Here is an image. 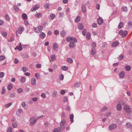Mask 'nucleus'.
I'll use <instances>...</instances> for the list:
<instances>
[{
	"label": "nucleus",
	"instance_id": "obj_1",
	"mask_svg": "<svg viewBox=\"0 0 132 132\" xmlns=\"http://www.w3.org/2000/svg\"><path fill=\"white\" fill-rule=\"evenodd\" d=\"M128 33V32L127 31H123L121 29L119 31V34L122 37H124L126 36Z\"/></svg>",
	"mask_w": 132,
	"mask_h": 132
},
{
	"label": "nucleus",
	"instance_id": "obj_2",
	"mask_svg": "<svg viewBox=\"0 0 132 132\" xmlns=\"http://www.w3.org/2000/svg\"><path fill=\"white\" fill-rule=\"evenodd\" d=\"M65 122V121L64 119L62 120L60 124V127H58V129H60L61 131L64 128V125Z\"/></svg>",
	"mask_w": 132,
	"mask_h": 132
},
{
	"label": "nucleus",
	"instance_id": "obj_3",
	"mask_svg": "<svg viewBox=\"0 0 132 132\" xmlns=\"http://www.w3.org/2000/svg\"><path fill=\"white\" fill-rule=\"evenodd\" d=\"M37 119H35V118L34 117H31L30 119V125H34L36 122L37 121Z\"/></svg>",
	"mask_w": 132,
	"mask_h": 132
},
{
	"label": "nucleus",
	"instance_id": "obj_4",
	"mask_svg": "<svg viewBox=\"0 0 132 132\" xmlns=\"http://www.w3.org/2000/svg\"><path fill=\"white\" fill-rule=\"evenodd\" d=\"M66 40L68 42L73 41L75 42H77V39L73 37H68L67 38Z\"/></svg>",
	"mask_w": 132,
	"mask_h": 132
},
{
	"label": "nucleus",
	"instance_id": "obj_5",
	"mask_svg": "<svg viewBox=\"0 0 132 132\" xmlns=\"http://www.w3.org/2000/svg\"><path fill=\"white\" fill-rule=\"evenodd\" d=\"M124 109L126 112L129 113L131 112L130 108L129 106L127 105H125L124 107Z\"/></svg>",
	"mask_w": 132,
	"mask_h": 132
},
{
	"label": "nucleus",
	"instance_id": "obj_6",
	"mask_svg": "<svg viewBox=\"0 0 132 132\" xmlns=\"http://www.w3.org/2000/svg\"><path fill=\"white\" fill-rule=\"evenodd\" d=\"M117 127V125L116 124H113L110 125L108 128L109 130L115 129Z\"/></svg>",
	"mask_w": 132,
	"mask_h": 132
},
{
	"label": "nucleus",
	"instance_id": "obj_7",
	"mask_svg": "<svg viewBox=\"0 0 132 132\" xmlns=\"http://www.w3.org/2000/svg\"><path fill=\"white\" fill-rule=\"evenodd\" d=\"M24 28L23 26L20 27L18 29L16 32L18 34H21L24 31Z\"/></svg>",
	"mask_w": 132,
	"mask_h": 132
},
{
	"label": "nucleus",
	"instance_id": "obj_8",
	"mask_svg": "<svg viewBox=\"0 0 132 132\" xmlns=\"http://www.w3.org/2000/svg\"><path fill=\"white\" fill-rule=\"evenodd\" d=\"M40 6L39 5L36 4L34 5L31 9V11L32 12L36 11L37 9L39 8Z\"/></svg>",
	"mask_w": 132,
	"mask_h": 132
},
{
	"label": "nucleus",
	"instance_id": "obj_9",
	"mask_svg": "<svg viewBox=\"0 0 132 132\" xmlns=\"http://www.w3.org/2000/svg\"><path fill=\"white\" fill-rule=\"evenodd\" d=\"M97 23L99 25H101L103 23V20L102 18L99 17L97 19Z\"/></svg>",
	"mask_w": 132,
	"mask_h": 132
},
{
	"label": "nucleus",
	"instance_id": "obj_10",
	"mask_svg": "<svg viewBox=\"0 0 132 132\" xmlns=\"http://www.w3.org/2000/svg\"><path fill=\"white\" fill-rule=\"evenodd\" d=\"M117 109L118 111H120L122 109V106L120 103H119L117 106Z\"/></svg>",
	"mask_w": 132,
	"mask_h": 132
},
{
	"label": "nucleus",
	"instance_id": "obj_11",
	"mask_svg": "<svg viewBox=\"0 0 132 132\" xmlns=\"http://www.w3.org/2000/svg\"><path fill=\"white\" fill-rule=\"evenodd\" d=\"M80 82H77L74 84V86L75 88H78L80 86Z\"/></svg>",
	"mask_w": 132,
	"mask_h": 132
},
{
	"label": "nucleus",
	"instance_id": "obj_12",
	"mask_svg": "<svg viewBox=\"0 0 132 132\" xmlns=\"http://www.w3.org/2000/svg\"><path fill=\"white\" fill-rule=\"evenodd\" d=\"M60 34L62 37H65L66 35V31L63 30V31L61 32Z\"/></svg>",
	"mask_w": 132,
	"mask_h": 132
},
{
	"label": "nucleus",
	"instance_id": "obj_13",
	"mask_svg": "<svg viewBox=\"0 0 132 132\" xmlns=\"http://www.w3.org/2000/svg\"><path fill=\"white\" fill-rule=\"evenodd\" d=\"M75 43L74 42H73V41L70 42L69 44V47L70 48H73L75 46V44L74 43Z\"/></svg>",
	"mask_w": 132,
	"mask_h": 132
},
{
	"label": "nucleus",
	"instance_id": "obj_14",
	"mask_svg": "<svg viewBox=\"0 0 132 132\" xmlns=\"http://www.w3.org/2000/svg\"><path fill=\"white\" fill-rule=\"evenodd\" d=\"M125 72L123 71H121L119 73V76L120 78H124L125 76Z\"/></svg>",
	"mask_w": 132,
	"mask_h": 132
},
{
	"label": "nucleus",
	"instance_id": "obj_15",
	"mask_svg": "<svg viewBox=\"0 0 132 132\" xmlns=\"http://www.w3.org/2000/svg\"><path fill=\"white\" fill-rule=\"evenodd\" d=\"M82 11L84 13H85L86 12V7L84 4H83L82 5Z\"/></svg>",
	"mask_w": 132,
	"mask_h": 132
},
{
	"label": "nucleus",
	"instance_id": "obj_16",
	"mask_svg": "<svg viewBox=\"0 0 132 132\" xmlns=\"http://www.w3.org/2000/svg\"><path fill=\"white\" fill-rule=\"evenodd\" d=\"M84 26L82 23H80L78 26V28L80 30L83 29Z\"/></svg>",
	"mask_w": 132,
	"mask_h": 132
},
{
	"label": "nucleus",
	"instance_id": "obj_17",
	"mask_svg": "<svg viewBox=\"0 0 132 132\" xmlns=\"http://www.w3.org/2000/svg\"><path fill=\"white\" fill-rule=\"evenodd\" d=\"M31 83L33 85H36V80L35 78H34L31 79Z\"/></svg>",
	"mask_w": 132,
	"mask_h": 132
},
{
	"label": "nucleus",
	"instance_id": "obj_18",
	"mask_svg": "<svg viewBox=\"0 0 132 132\" xmlns=\"http://www.w3.org/2000/svg\"><path fill=\"white\" fill-rule=\"evenodd\" d=\"M40 36L41 38L43 39L45 37L46 35L44 32H41L40 34Z\"/></svg>",
	"mask_w": 132,
	"mask_h": 132
},
{
	"label": "nucleus",
	"instance_id": "obj_19",
	"mask_svg": "<svg viewBox=\"0 0 132 132\" xmlns=\"http://www.w3.org/2000/svg\"><path fill=\"white\" fill-rule=\"evenodd\" d=\"M53 48L54 50H55L56 49H57L58 47V45L56 43H53Z\"/></svg>",
	"mask_w": 132,
	"mask_h": 132
},
{
	"label": "nucleus",
	"instance_id": "obj_20",
	"mask_svg": "<svg viewBox=\"0 0 132 132\" xmlns=\"http://www.w3.org/2000/svg\"><path fill=\"white\" fill-rule=\"evenodd\" d=\"M119 44V42L118 41H116L113 42L112 44V46L113 47H115L118 45Z\"/></svg>",
	"mask_w": 132,
	"mask_h": 132
},
{
	"label": "nucleus",
	"instance_id": "obj_21",
	"mask_svg": "<svg viewBox=\"0 0 132 132\" xmlns=\"http://www.w3.org/2000/svg\"><path fill=\"white\" fill-rule=\"evenodd\" d=\"M15 50H18L19 51H21L22 50V45H19V46H16L15 48Z\"/></svg>",
	"mask_w": 132,
	"mask_h": 132
},
{
	"label": "nucleus",
	"instance_id": "obj_22",
	"mask_svg": "<svg viewBox=\"0 0 132 132\" xmlns=\"http://www.w3.org/2000/svg\"><path fill=\"white\" fill-rule=\"evenodd\" d=\"M74 116L73 114H71L70 115V121L73 123L74 121L73 120Z\"/></svg>",
	"mask_w": 132,
	"mask_h": 132
},
{
	"label": "nucleus",
	"instance_id": "obj_23",
	"mask_svg": "<svg viewBox=\"0 0 132 132\" xmlns=\"http://www.w3.org/2000/svg\"><path fill=\"white\" fill-rule=\"evenodd\" d=\"M55 15L54 14H50V18L49 19L51 20H53L55 18Z\"/></svg>",
	"mask_w": 132,
	"mask_h": 132
},
{
	"label": "nucleus",
	"instance_id": "obj_24",
	"mask_svg": "<svg viewBox=\"0 0 132 132\" xmlns=\"http://www.w3.org/2000/svg\"><path fill=\"white\" fill-rule=\"evenodd\" d=\"M22 17L24 20H26L27 19L28 17L27 15L25 13H23L22 15Z\"/></svg>",
	"mask_w": 132,
	"mask_h": 132
},
{
	"label": "nucleus",
	"instance_id": "obj_25",
	"mask_svg": "<svg viewBox=\"0 0 132 132\" xmlns=\"http://www.w3.org/2000/svg\"><path fill=\"white\" fill-rule=\"evenodd\" d=\"M13 8L14 10L18 12L19 11V8L16 5H14L13 6Z\"/></svg>",
	"mask_w": 132,
	"mask_h": 132
},
{
	"label": "nucleus",
	"instance_id": "obj_26",
	"mask_svg": "<svg viewBox=\"0 0 132 132\" xmlns=\"http://www.w3.org/2000/svg\"><path fill=\"white\" fill-rule=\"evenodd\" d=\"M51 58L53 61H54L56 60V57L54 54H52L51 56Z\"/></svg>",
	"mask_w": 132,
	"mask_h": 132
},
{
	"label": "nucleus",
	"instance_id": "obj_27",
	"mask_svg": "<svg viewBox=\"0 0 132 132\" xmlns=\"http://www.w3.org/2000/svg\"><path fill=\"white\" fill-rule=\"evenodd\" d=\"M125 68L127 71H129L130 70L131 68L129 65H128L125 67Z\"/></svg>",
	"mask_w": 132,
	"mask_h": 132
},
{
	"label": "nucleus",
	"instance_id": "obj_28",
	"mask_svg": "<svg viewBox=\"0 0 132 132\" xmlns=\"http://www.w3.org/2000/svg\"><path fill=\"white\" fill-rule=\"evenodd\" d=\"M67 61L69 63H73V61L72 59L68 58L67 59Z\"/></svg>",
	"mask_w": 132,
	"mask_h": 132
},
{
	"label": "nucleus",
	"instance_id": "obj_29",
	"mask_svg": "<svg viewBox=\"0 0 132 132\" xmlns=\"http://www.w3.org/2000/svg\"><path fill=\"white\" fill-rule=\"evenodd\" d=\"M26 78L24 77H22L20 79V81L21 83H24L25 82Z\"/></svg>",
	"mask_w": 132,
	"mask_h": 132
},
{
	"label": "nucleus",
	"instance_id": "obj_30",
	"mask_svg": "<svg viewBox=\"0 0 132 132\" xmlns=\"http://www.w3.org/2000/svg\"><path fill=\"white\" fill-rule=\"evenodd\" d=\"M123 23L122 22H120L118 26V28L119 29L121 28L123 26Z\"/></svg>",
	"mask_w": 132,
	"mask_h": 132
},
{
	"label": "nucleus",
	"instance_id": "obj_31",
	"mask_svg": "<svg viewBox=\"0 0 132 132\" xmlns=\"http://www.w3.org/2000/svg\"><path fill=\"white\" fill-rule=\"evenodd\" d=\"M60 129L57 128H55L54 129L53 132H60L61 130Z\"/></svg>",
	"mask_w": 132,
	"mask_h": 132
},
{
	"label": "nucleus",
	"instance_id": "obj_32",
	"mask_svg": "<svg viewBox=\"0 0 132 132\" xmlns=\"http://www.w3.org/2000/svg\"><path fill=\"white\" fill-rule=\"evenodd\" d=\"M57 93L56 91L54 92L53 93L52 96L54 97H56L57 96Z\"/></svg>",
	"mask_w": 132,
	"mask_h": 132
},
{
	"label": "nucleus",
	"instance_id": "obj_33",
	"mask_svg": "<svg viewBox=\"0 0 132 132\" xmlns=\"http://www.w3.org/2000/svg\"><path fill=\"white\" fill-rule=\"evenodd\" d=\"M12 128L11 127H9L7 130V132H12Z\"/></svg>",
	"mask_w": 132,
	"mask_h": 132
},
{
	"label": "nucleus",
	"instance_id": "obj_34",
	"mask_svg": "<svg viewBox=\"0 0 132 132\" xmlns=\"http://www.w3.org/2000/svg\"><path fill=\"white\" fill-rule=\"evenodd\" d=\"M123 58V56L122 54H120V56H119V57H118V60H121Z\"/></svg>",
	"mask_w": 132,
	"mask_h": 132
},
{
	"label": "nucleus",
	"instance_id": "obj_35",
	"mask_svg": "<svg viewBox=\"0 0 132 132\" xmlns=\"http://www.w3.org/2000/svg\"><path fill=\"white\" fill-rule=\"evenodd\" d=\"M80 16L79 15L77 16L75 19L76 21L77 22H78L80 21Z\"/></svg>",
	"mask_w": 132,
	"mask_h": 132
},
{
	"label": "nucleus",
	"instance_id": "obj_36",
	"mask_svg": "<svg viewBox=\"0 0 132 132\" xmlns=\"http://www.w3.org/2000/svg\"><path fill=\"white\" fill-rule=\"evenodd\" d=\"M44 7L46 9H48L49 8L50 5L48 3H46L44 5Z\"/></svg>",
	"mask_w": 132,
	"mask_h": 132
},
{
	"label": "nucleus",
	"instance_id": "obj_37",
	"mask_svg": "<svg viewBox=\"0 0 132 132\" xmlns=\"http://www.w3.org/2000/svg\"><path fill=\"white\" fill-rule=\"evenodd\" d=\"M62 69L63 70L66 71L68 69V67L66 66H63L62 67Z\"/></svg>",
	"mask_w": 132,
	"mask_h": 132
},
{
	"label": "nucleus",
	"instance_id": "obj_38",
	"mask_svg": "<svg viewBox=\"0 0 132 132\" xmlns=\"http://www.w3.org/2000/svg\"><path fill=\"white\" fill-rule=\"evenodd\" d=\"M64 13L63 12H60L59 13V17L60 18H63L64 15Z\"/></svg>",
	"mask_w": 132,
	"mask_h": 132
},
{
	"label": "nucleus",
	"instance_id": "obj_39",
	"mask_svg": "<svg viewBox=\"0 0 132 132\" xmlns=\"http://www.w3.org/2000/svg\"><path fill=\"white\" fill-rule=\"evenodd\" d=\"M126 126L128 128H130L132 126L131 124L128 122L126 123Z\"/></svg>",
	"mask_w": 132,
	"mask_h": 132
},
{
	"label": "nucleus",
	"instance_id": "obj_40",
	"mask_svg": "<svg viewBox=\"0 0 132 132\" xmlns=\"http://www.w3.org/2000/svg\"><path fill=\"white\" fill-rule=\"evenodd\" d=\"M22 70L24 72H26L28 70V68L26 67H23L22 68Z\"/></svg>",
	"mask_w": 132,
	"mask_h": 132
},
{
	"label": "nucleus",
	"instance_id": "obj_41",
	"mask_svg": "<svg viewBox=\"0 0 132 132\" xmlns=\"http://www.w3.org/2000/svg\"><path fill=\"white\" fill-rule=\"evenodd\" d=\"M13 127L14 128H16L17 126V125L16 123L15 122H13L12 124Z\"/></svg>",
	"mask_w": 132,
	"mask_h": 132
},
{
	"label": "nucleus",
	"instance_id": "obj_42",
	"mask_svg": "<svg viewBox=\"0 0 132 132\" xmlns=\"http://www.w3.org/2000/svg\"><path fill=\"white\" fill-rule=\"evenodd\" d=\"M90 34L89 33H87L86 35V39L88 40H89L90 39Z\"/></svg>",
	"mask_w": 132,
	"mask_h": 132
},
{
	"label": "nucleus",
	"instance_id": "obj_43",
	"mask_svg": "<svg viewBox=\"0 0 132 132\" xmlns=\"http://www.w3.org/2000/svg\"><path fill=\"white\" fill-rule=\"evenodd\" d=\"M41 13H38L36 14L35 15L36 17L37 18H38L41 16Z\"/></svg>",
	"mask_w": 132,
	"mask_h": 132
},
{
	"label": "nucleus",
	"instance_id": "obj_44",
	"mask_svg": "<svg viewBox=\"0 0 132 132\" xmlns=\"http://www.w3.org/2000/svg\"><path fill=\"white\" fill-rule=\"evenodd\" d=\"M12 86L10 84L7 86V89L9 90H10L12 88Z\"/></svg>",
	"mask_w": 132,
	"mask_h": 132
},
{
	"label": "nucleus",
	"instance_id": "obj_45",
	"mask_svg": "<svg viewBox=\"0 0 132 132\" xmlns=\"http://www.w3.org/2000/svg\"><path fill=\"white\" fill-rule=\"evenodd\" d=\"M5 18L8 20L9 21L10 19L8 15V14H6L5 15Z\"/></svg>",
	"mask_w": 132,
	"mask_h": 132
},
{
	"label": "nucleus",
	"instance_id": "obj_46",
	"mask_svg": "<svg viewBox=\"0 0 132 132\" xmlns=\"http://www.w3.org/2000/svg\"><path fill=\"white\" fill-rule=\"evenodd\" d=\"M5 59V57L3 55H1L0 56V61H2L4 60Z\"/></svg>",
	"mask_w": 132,
	"mask_h": 132
},
{
	"label": "nucleus",
	"instance_id": "obj_47",
	"mask_svg": "<svg viewBox=\"0 0 132 132\" xmlns=\"http://www.w3.org/2000/svg\"><path fill=\"white\" fill-rule=\"evenodd\" d=\"M17 91L19 93H21L23 91V89L21 88H19L17 89Z\"/></svg>",
	"mask_w": 132,
	"mask_h": 132
},
{
	"label": "nucleus",
	"instance_id": "obj_48",
	"mask_svg": "<svg viewBox=\"0 0 132 132\" xmlns=\"http://www.w3.org/2000/svg\"><path fill=\"white\" fill-rule=\"evenodd\" d=\"M6 92L5 89V88L3 86L2 87V94H4Z\"/></svg>",
	"mask_w": 132,
	"mask_h": 132
},
{
	"label": "nucleus",
	"instance_id": "obj_49",
	"mask_svg": "<svg viewBox=\"0 0 132 132\" xmlns=\"http://www.w3.org/2000/svg\"><path fill=\"white\" fill-rule=\"evenodd\" d=\"M128 25L129 26V27L132 28V22L129 21L128 22Z\"/></svg>",
	"mask_w": 132,
	"mask_h": 132
},
{
	"label": "nucleus",
	"instance_id": "obj_50",
	"mask_svg": "<svg viewBox=\"0 0 132 132\" xmlns=\"http://www.w3.org/2000/svg\"><path fill=\"white\" fill-rule=\"evenodd\" d=\"M64 76L63 74H61L60 75V79L61 80H62L64 79Z\"/></svg>",
	"mask_w": 132,
	"mask_h": 132
},
{
	"label": "nucleus",
	"instance_id": "obj_51",
	"mask_svg": "<svg viewBox=\"0 0 132 132\" xmlns=\"http://www.w3.org/2000/svg\"><path fill=\"white\" fill-rule=\"evenodd\" d=\"M12 103H10L6 104L5 105V107L6 108H8L12 105Z\"/></svg>",
	"mask_w": 132,
	"mask_h": 132
},
{
	"label": "nucleus",
	"instance_id": "obj_52",
	"mask_svg": "<svg viewBox=\"0 0 132 132\" xmlns=\"http://www.w3.org/2000/svg\"><path fill=\"white\" fill-rule=\"evenodd\" d=\"M4 75V73L3 72H0V78H2Z\"/></svg>",
	"mask_w": 132,
	"mask_h": 132
},
{
	"label": "nucleus",
	"instance_id": "obj_53",
	"mask_svg": "<svg viewBox=\"0 0 132 132\" xmlns=\"http://www.w3.org/2000/svg\"><path fill=\"white\" fill-rule=\"evenodd\" d=\"M2 35L4 37H6L7 35V34L6 32H3L2 33Z\"/></svg>",
	"mask_w": 132,
	"mask_h": 132
},
{
	"label": "nucleus",
	"instance_id": "obj_54",
	"mask_svg": "<svg viewBox=\"0 0 132 132\" xmlns=\"http://www.w3.org/2000/svg\"><path fill=\"white\" fill-rule=\"evenodd\" d=\"M21 105L22 106L23 108H25L26 106V103L24 102H23L21 104Z\"/></svg>",
	"mask_w": 132,
	"mask_h": 132
},
{
	"label": "nucleus",
	"instance_id": "obj_55",
	"mask_svg": "<svg viewBox=\"0 0 132 132\" xmlns=\"http://www.w3.org/2000/svg\"><path fill=\"white\" fill-rule=\"evenodd\" d=\"M36 67L37 68H39L41 67V65L40 64H38L36 65Z\"/></svg>",
	"mask_w": 132,
	"mask_h": 132
},
{
	"label": "nucleus",
	"instance_id": "obj_56",
	"mask_svg": "<svg viewBox=\"0 0 132 132\" xmlns=\"http://www.w3.org/2000/svg\"><path fill=\"white\" fill-rule=\"evenodd\" d=\"M38 31H40L43 30V27L42 26H39L38 27Z\"/></svg>",
	"mask_w": 132,
	"mask_h": 132
},
{
	"label": "nucleus",
	"instance_id": "obj_57",
	"mask_svg": "<svg viewBox=\"0 0 132 132\" xmlns=\"http://www.w3.org/2000/svg\"><path fill=\"white\" fill-rule=\"evenodd\" d=\"M122 9L123 11L127 12V7L126 6L123 7Z\"/></svg>",
	"mask_w": 132,
	"mask_h": 132
},
{
	"label": "nucleus",
	"instance_id": "obj_58",
	"mask_svg": "<svg viewBox=\"0 0 132 132\" xmlns=\"http://www.w3.org/2000/svg\"><path fill=\"white\" fill-rule=\"evenodd\" d=\"M86 30L85 29L83 30L82 31V34L84 36H85L86 35Z\"/></svg>",
	"mask_w": 132,
	"mask_h": 132
},
{
	"label": "nucleus",
	"instance_id": "obj_59",
	"mask_svg": "<svg viewBox=\"0 0 132 132\" xmlns=\"http://www.w3.org/2000/svg\"><path fill=\"white\" fill-rule=\"evenodd\" d=\"M96 45V44L95 42H93L92 43V47L94 48L95 47Z\"/></svg>",
	"mask_w": 132,
	"mask_h": 132
},
{
	"label": "nucleus",
	"instance_id": "obj_60",
	"mask_svg": "<svg viewBox=\"0 0 132 132\" xmlns=\"http://www.w3.org/2000/svg\"><path fill=\"white\" fill-rule=\"evenodd\" d=\"M107 108L106 106L103 107L101 110V111L102 112L105 111L106 110H107Z\"/></svg>",
	"mask_w": 132,
	"mask_h": 132
},
{
	"label": "nucleus",
	"instance_id": "obj_61",
	"mask_svg": "<svg viewBox=\"0 0 132 132\" xmlns=\"http://www.w3.org/2000/svg\"><path fill=\"white\" fill-rule=\"evenodd\" d=\"M63 101L64 102L67 101V98L65 96L64 97L63 99Z\"/></svg>",
	"mask_w": 132,
	"mask_h": 132
},
{
	"label": "nucleus",
	"instance_id": "obj_62",
	"mask_svg": "<svg viewBox=\"0 0 132 132\" xmlns=\"http://www.w3.org/2000/svg\"><path fill=\"white\" fill-rule=\"evenodd\" d=\"M91 54L93 55H94L96 54L95 50H92V52L91 53Z\"/></svg>",
	"mask_w": 132,
	"mask_h": 132
},
{
	"label": "nucleus",
	"instance_id": "obj_63",
	"mask_svg": "<svg viewBox=\"0 0 132 132\" xmlns=\"http://www.w3.org/2000/svg\"><path fill=\"white\" fill-rule=\"evenodd\" d=\"M119 103H120V104H121V105L122 104L123 105L125 104V102L124 101L121 100L119 102Z\"/></svg>",
	"mask_w": 132,
	"mask_h": 132
},
{
	"label": "nucleus",
	"instance_id": "obj_64",
	"mask_svg": "<svg viewBox=\"0 0 132 132\" xmlns=\"http://www.w3.org/2000/svg\"><path fill=\"white\" fill-rule=\"evenodd\" d=\"M96 7L97 9L99 10L100 8V5L99 4H97L96 5Z\"/></svg>",
	"mask_w": 132,
	"mask_h": 132
}]
</instances>
